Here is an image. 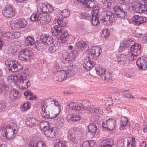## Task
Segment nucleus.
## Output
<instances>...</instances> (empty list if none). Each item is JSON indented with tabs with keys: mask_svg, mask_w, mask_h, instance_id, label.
Masks as SVG:
<instances>
[{
	"mask_svg": "<svg viewBox=\"0 0 147 147\" xmlns=\"http://www.w3.org/2000/svg\"><path fill=\"white\" fill-rule=\"evenodd\" d=\"M50 12L47 5H42L40 7L39 10L35 12L31 16L30 19L32 21H36L40 24H45L48 23L51 20V17L45 13Z\"/></svg>",
	"mask_w": 147,
	"mask_h": 147,
	"instance_id": "nucleus-1",
	"label": "nucleus"
},
{
	"mask_svg": "<svg viewBox=\"0 0 147 147\" xmlns=\"http://www.w3.org/2000/svg\"><path fill=\"white\" fill-rule=\"evenodd\" d=\"M17 87L20 90H25L31 85V83L24 73L12 77Z\"/></svg>",
	"mask_w": 147,
	"mask_h": 147,
	"instance_id": "nucleus-2",
	"label": "nucleus"
},
{
	"mask_svg": "<svg viewBox=\"0 0 147 147\" xmlns=\"http://www.w3.org/2000/svg\"><path fill=\"white\" fill-rule=\"evenodd\" d=\"M76 50H73L69 54H67L65 56V60L70 62L73 61L75 59V58L77 55L78 51L81 48L87 50L88 49L89 47L87 44L85 43L84 42H79L76 44Z\"/></svg>",
	"mask_w": 147,
	"mask_h": 147,
	"instance_id": "nucleus-3",
	"label": "nucleus"
},
{
	"mask_svg": "<svg viewBox=\"0 0 147 147\" xmlns=\"http://www.w3.org/2000/svg\"><path fill=\"white\" fill-rule=\"evenodd\" d=\"M141 50V45L139 44L132 45L130 47V51L129 53L128 58L131 61H133L140 55Z\"/></svg>",
	"mask_w": 147,
	"mask_h": 147,
	"instance_id": "nucleus-4",
	"label": "nucleus"
},
{
	"mask_svg": "<svg viewBox=\"0 0 147 147\" xmlns=\"http://www.w3.org/2000/svg\"><path fill=\"white\" fill-rule=\"evenodd\" d=\"M129 8L139 13L147 12V4H142L138 1H132L129 5Z\"/></svg>",
	"mask_w": 147,
	"mask_h": 147,
	"instance_id": "nucleus-5",
	"label": "nucleus"
},
{
	"mask_svg": "<svg viewBox=\"0 0 147 147\" xmlns=\"http://www.w3.org/2000/svg\"><path fill=\"white\" fill-rule=\"evenodd\" d=\"M102 125L107 131H112L114 129L116 126L115 120L112 118L109 119L103 122Z\"/></svg>",
	"mask_w": 147,
	"mask_h": 147,
	"instance_id": "nucleus-6",
	"label": "nucleus"
},
{
	"mask_svg": "<svg viewBox=\"0 0 147 147\" xmlns=\"http://www.w3.org/2000/svg\"><path fill=\"white\" fill-rule=\"evenodd\" d=\"M32 52L27 49L21 50L18 55L19 59L21 61H28L32 55Z\"/></svg>",
	"mask_w": 147,
	"mask_h": 147,
	"instance_id": "nucleus-7",
	"label": "nucleus"
},
{
	"mask_svg": "<svg viewBox=\"0 0 147 147\" xmlns=\"http://www.w3.org/2000/svg\"><path fill=\"white\" fill-rule=\"evenodd\" d=\"M17 131L15 129H13L11 127H7L6 131L3 132V135L8 139H13L16 134Z\"/></svg>",
	"mask_w": 147,
	"mask_h": 147,
	"instance_id": "nucleus-8",
	"label": "nucleus"
},
{
	"mask_svg": "<svg viewBox=\"0 0 147 147\" xmlns=\"http://www.w3.org/2000/svg\"><path fill=\"white\" fill-rule=\"evenodd\" d=\"M53 75L54 80L57 81L61 82L66 78V72L64 70L57 71Z\"/></svg>",
	"mask_w": 147,
	"mask_h": 147,
	"instance_id": "nucleus-9",
	"label": "nucleus"
},
{
	"mask_svg": "<svg viewBox=\"0 0 147 147\" xmlns=\"http://www.w3.org/2000/svg\"><path fill=\"white\" fill-rule=\"evenodd\" d=\"M136 65L139 68L142 70L147 69V58L141 57L139 58L136 61Z\"/></svg>",
	"mask_w": 147,
	"mask_h": 147,
	"instance_id": "nucleus-10",
	"label": "nucleus"
},
{
	"mask_svg": "<svg viewBox=\"0 0 147 147\" xmlns=\"http://www.w3.org/2000/svg\"><path fill=\"white\" fill-rule=\"evenodd\" d=\"M15 13L14 10L11 6L7 7L3 10V15L7 18H10L14 16Z\"/></svg>",
	"mask_w": 147,
	"mask_h": 147,
	"instance_id": "nucleus-11",
	"label": "nucleus"
},
{
	"mask_svg": "<svg viewBox=\"0 0 147 147\" xmlns=\"http://www.w3.org/2000/svg\"><path fill=\"white\" fill-rule=\"evenodd\" d=\"M80 133V129L78 127H75L70 129L69 131L68 135L71 139H76Z\"/></svg>",
	"mask_w": 147,
	"mask_h": 147,
	"instance_id": "nucleus-12",
	"label": "nucleus"
},
{
	"mask_svg": "<svg viewBox=\"0 0 147 147\" xmlns=\"http://www.w3.org/2000/svg\"><path fill=\"white\" fill-rule=\"evenodd\" d=\"M47 102V105L49 108L51 109H56L58 110L59 107L61 109V105L59 104L57 100H51L50 101L45 100Z\"/></svg>",
	"mask_w": 147,
	"mask_h": 147,
	"instance_id": "nucleus-13",
	"label": "nucleus"
},
{
	"mask_svg": "<svg viewBox=\"0 0 147 147\" xmlns=\"http://www.w3.org/2000/svg\"><path fill=\"white\" fill-rule=\"evenodd\" d=\"M133 24L135 25L138 26L146 22L147 21V18L143 16H139L138 15H135L133 17Z\"/></svg>",
	"mask_w": 147,
	"mask_h": 147,
	"instance_id": "nucleus-14",
	"label": "nucleus"
},
{
	"mask_svg": "<svg viewBox=\"0 0 147 147\" xmlns=\"http://www.w3.org/2000/svg\"><path fill=\"white\" fill-rule=\"evenodd\" d=\"M47 101H42L41 103V108L42 110V113L41 115L42 117L44 118L50 119V114L47 113V109H49L47 107Z\"/></svg>",
	"mask_w": 147,
	"mask_h": 147,
	"instance_id": "nucleus-15",
	"label": "nucleus"
},
{
	"mask_svg": "<svg viewBox=\"0 0 147 147\" xmlns=\"http://www.w3.org/2000/svg\"><path fill=\"white\" fill-rule=\"evenodd\" d=\"M73 142H65L61 141L59 140L54 144V147H76L77 144L74 143L73 145L71 143Z\"/></svg>",
	"mask_w": 147,
	"mask_h": 147,
	"instance_id": "nucleus-16",
	"label": "nucleus"
},
{
	"mask_svg": "<svg viewBox=\"0 0 147 147\" xmlns=\"http://www.w3.org/2000/svg\"><path fill=\"white\" fill-rule=\"evenodd\" d=\"M89 57H86L84 59V63L82 64V67L88 70H90L93 67L94 63L93 61L92 63Z\"/></svg>",
	"mask_w": 147,
	"mask_h": 147,
	"instance_id": "nucleus-17",
	"label": "nucleus"
},
{
	"mask_svg": "<svg viewBox=\"0 0 147 147\" xmlns=\"http://www.w3.org/2000/svg\"><path fill=\"white\" fill-rule=\"evenodd\" d=\"M93 12L91 16V20H92L91 22L94 26H97L99 24V20L98 18V13L99 11L98 10H93Z\"/></svg>",
	"mask_w": 147,
	"mask_h": 147,
	"instance_id": "nucleus-18",
	"label": "nucleus"
},
{
	"mask_svg": "<svg viewBox=\"0 0 147 147\" xmlns=\"http://www.w3.org/2000/svg\"><path fill=\"white\" fill-rule=\"evenodd\" d=\"M97 128L94 124L92 123L89 124L88 126L87 135H89L91 138L93 137L96 133Z\"/></svg>",
	"mask_w": 147,
	"mask_h": 147,
	"instance_id": "nucleus-19",
	"label": "nucleus"
},
{
	"mask_svg": "<svg viewBox=\"0 0 147 147\" xmlns=\"http://www.w3.org/2000/svg\"><path fill=\"white\" fill-rule=\"evenodd\" d=\"M51 32L53 35L58 36L62 33V28L60 26L55 25L51 28Z\"/></svg>",
	"mask_w": 147,
	"mask_h": 147,
	"instance_id": "nucleus-20",
	"label": "nucleus"
},
{
	"mask_svg": "<svg viewBox=\"0 0 147 147\" xmlns=\"http://www.w3.org/2000/svg\"><path fill=\"white\" fill-rule=\"evenodd\" d=\"M8 64H7V67L8 68L9 71H10L11 72H14L17 71V63H18L16 61H10L8 62Z\"/></svg>",
	"mask_w": 147,
	"mask_h": 147,
	"instance_id": "nucleus-21",
	"label": "nucleus"
},
{
	"mask_svg": "<svg viewBox=\"0 0 147 147\" xmlns=\"http://www.w3.org/2000/svg\"><path fill=\"white\" fill-rule=\"evenodd\" d=\"M14 24L16 27L22 28L26 26L27 22L24 19H19L15 21Z\"/></svg>",
	"mask_w": 147,
	"mask_h": 147,
	"instance_id": "nucleus-22",
	"label": "nucleus"
},
{
	"mask_svg": "<svg viewBox=\"0 0 147 147\" xmlns=\"http://www.w3.org/2000/svg\"><path fill=\"white\" fill-rule=\"evenodd\" d=\"M102 52V50L98 47H94L90 51V53L93 57H97Z\"/></svg>",
	"mask_w": 147,
	"mask_h": 147,
	"instance_id": "nucleus-23",
	"label": "nucleus"
},
{
	"mask_svg": "<svg viewBox=\"0 0 147 147\" xmlns=\"http://www.w3.org/2000/svg\"><path fill=\"white\" fill-rule=\"evenodd\" d=\"M113 144V140L110 138L105 139L101 143L102 147H112Z\"/></svg>",
	"mask_w": 147,
	"mask_h": 147,
	"instance_id": "nucleus-24",
	"label": "nucleus"
},
{
	"mask_svg": "<svg viewBox=\"0 0 147 147\" xmlns=\"http://www.w3.org/2000/svg\"><path fill=\"white\" fill-rule=\"evenodd\" d=\"M105 16L104 18L107 22H112L114 20V15L112 14L111 11L107 10L105 11Z\"/></svg>",
	"mask_w": 147,
	"mask_h": 147,
	"instance_id": "nucleus-25",
	"label": "nucleus"
},
{
	"mask_svg": "<svg viewBox=\"0 0 147 147\" xmlns=\"http://www.w3.org/2000/svg\"><path fill=\"white\" fill-rule=\"evenodd\" d=\"M38 121L36 120L35 118L33 117H29L26 121V123L28 126L32 127L37 125V124H38Z\"/></svg>",
	"mask_w": 147,
	"mask_h": 147,
	"instance_id": "nucleus-26",
	"label": "nucleus"
},
{
	"mask_svg": "<svg viewBox=\"0 0 147 147\" xmlns=\"http://www.w3.org/2000/svg\"><path fill=\"white\" fill-rule=\"evenodd\" d=\"M35 47L38 50L42 51L47 48V46L43 42H37L34 44Z\"/></svg>",
	"mask_w": 147,
	"mask_h": 147,
	"instance_id": "nucleus-27",
	"label": "nucleus"
},
{
	"mask_svg": "<svg viewBox=\"0 0 147 147\" xmlns=\"http://www.w3.org/2000/svg\"><path fill=\"white\" fill-rule=\"evenodd\" d=\"M53 128H52L50 129H46L43 131V134L46 136L50 138H53L55 136V132L53 130Z\"/></svg>",
	"mask_w": 147,
	"mask_h": 147,
	"instance_id": "nucleus-28",
	"label": "nucleus"
},
{
	"mask_svg": "<svg viewBox=\"0 0 147 147\" xmlns=\"http://www.w3.org/2000/svg\"><path fill=\"white\" fill-rule=\"evenodd\" d=\"M19 93V91L18 90L16 89H13L10 92L9 98L11 100H15L17 99V96Z\"/></svg>",
	"mask_w": 147,
	"mask_h": 147,
	"instance_id": "nucleus-29",
	"label": "nucleus"
},
{
	"mask_svg": "<svg viewBox=\"0 0 147 147\" xmlns=\"http://www.w3.org/2000/svg\"><path fill=\"white\" fill-rule=\"evenodd\" d=\"M117 62L122 65L125 64L127 60L126 56L123 54L119 55L117 57Z\"/></svg>",
	"mask_w": 147,
	"mask_h": 147,
	"instance_id": "nucleus-30",
	"label": "nucleus"
},
{
	"mask_svg": "<svg viewBox=\"0 0 147 147\" xmlns=\"http://www.w3.org/2000/svg\"><path fill=\"white\" fill-rule=\"evenodd\" d=\"M115 17L121 19H124L127 17V11L121 12L115 11Z\"/></svg>",
	"mask_w": 147,
	"mask_h": 147,
	"instance_id": "nucleus-31",
	"label": "nucleus"
},
{
	"mask_svg": "<svg viewBox=\"0 0 147 147\" xmlns=\"http://www.w3.org/2000/svg\"><path fill=\"white\" fill-rule=\"evenodd\" d=\"M115 17L121 19H124L127 17V11L121 12L115 11Z\"/></svg>",
	"mask_w": 147,
	"mask_h": 147,
	"instance_id": "nucleus-32",
	"label": "nucleus"
},
{
	"mask_svg": "<svg viewBox=\"0 0 147 147\" xmlns=\"http://www.w3.org/2000/svg\"><path fill=\"white\" fill-rule=\"evenodd\" d=\"M40 129L43 131L45 129L49 128V123L46 121H41L40 123Z\"/></svg>",
	"mask_w": 147,
	"mask_h": 147,
	"instance_id": "nucleus-33",
	"label": "nucleus"
},
{
	"mask_svg": "<svg viewBox=\"0 0 147 147\" xmlns=\"http://www.w3.org/2000/svg\"><path fill=\"white\" fill-rule=\"evenodd\" d=\"M111 76L112 75L111 73L107 70L105 71V73H104L103 76L101 78L106 81V82H108L110 80H111Z\"/></svg>",
	"mask_w": 147,
	"mask_h": 147,
	"instance_id": "nucleus-34",
	"label": "nucleus"
},
{
	"mask_svg": "<svg viewBox=\"0 0 147 147\" xmlns=\"http://www.w3.org/2000/svg\"><path fill=\"white\" fill-rule=\"evenodd\" d=\"M61 35L60 36V40L61 42L62 43H65L67 41L68 36V34L67 32H63L62 33Z\"/></svg>",
	"mask_w": 147,
	"mask_h": 147,
	"instance_id": "nucleus-35",
	"label": "nucleus"
},
{
	"mask_svg": "<svg viewBox=\"0 0 147 147\" xmlns=\"http://www.w3.org/2000/svg\"><path fill=\"white\" fill-rule=\"evenodd\" d=\"M127 5L121 4L116 6V9L115 11H119L121 12L127 11Z\"/></svg>",
	"mask_w": 147,
	"mask_h": 147,
	"instance_id": "nucleus-36",
	"label": "nucleus"
},
{
	"mask_svg": "<svg viewBox=\"0 0 147 147\" xmlns=\"http://www.w3.org/2000/svg\"><path fill=\"white\" fill-rule=\"evenodd\" d=\"M25 45L26 46H31L34 43V39L31 37L28 36L25 38Z\"/></svg>",
	"mask_w": 147,
	"mask_h": 147,
	"instance_id": "nucleus-37",
	"label": "nucleus"
},
{
	"mask_svg": "<svg viewBox=\"0 0 147 147\" xmlns=\"http://www.w3.org/2000/svg\"><path fill=\"white\" fill-rule=\"evenodd\" d=\"M94 145V143L93 141H85L81 144V147H92Z\"/></svg>",
	"mask_w": 147,
	"mask_h": 147,
	"instance_id": "nucleus-38",
	"label": "nucleus"
},
{
	"mask_svg": "<svg viewBox=\"0 0 147 147\" xmlns=\"http://www.w3.org/2000/svg\"><path fill=\"white\" fill-rule=\"evenodd\" d=\"M75 67H71L70 66L67 71H65L66 72V77L67 76L68 77H69V76H71L75 74V71L73 70L74 68V69Z\"/></svg>",
	"mask_w": 147,
	"mask_h": 147,
	"instance_id": "nucleus-39",
	"label": "nucleus"
},
{
	"mask_svg": "<svg viewBox=\"0 0 147 147\" xmlns=\"http://www.w3.org/2000/svg\"><path fill=\"white\" fill-rule=\"evenodd\" d=\"M70 106L71 107V109L72 110L74 111H78L81 110V109L80 106L74 103H71Z\"/></svg>",
	"mask_w": 147,
	"mask_h": 147,
	"instance_id": "nucleus-40",
	"label": "nucleus"
},
{
	"mask_svg": "<svg viewBox=\"0 0 147 147\" xmlns=\"http://www.w3.org/2000/svg\"><path fill=\"white\" fill-rule=\"evenodd\" d=\"M58 110L57 111H53L50 114V119H53L58 117L61 111L59 107Z\"/></svg>",
	"mask_w": 147,
	"mask_h": 147,
	"instance_id": "nucleus-41",
	"label": "nucleus"
},
{
	"mask_svg": "<svg viewBox=\"0 0 147 147\" xmlns=\"http://www.w3.org/2000/svg\"><path fill=\"white\" fill-rule=\"evenodd\" d=\"M0 88L2 94H4L5 95L8 92V88L7 86L3 84L1 85Z\"/></svg>",
	"mask_w": 147,
	"mask_h": 147,
	"instance_id": "nucleus-42",
	"label": "nucleus"
},
{
	"mask_svg": "<svg viewBox=\"0 0 147 147\" xmlns=\"http://www.w3.org/2000/svg\"><path fill=\"white\" fill-rule=\"evenodd\" d=\"M96 74L100 76L102 78L103 76L104 73L105 72L106 70H105V69L101 67H98L96 69Z\"/></svg>",
	"mask_w": 147,
	"mask_h": 147,
	"instance_id": "nucleus-43",
	"label": "nucleus"
},
{
	"mask_svg": "<svg viewBox=\"0 0 147 147\" xmlns=\"http://www.w3.org/2000/svg\"><path fill=\"white\" fill-rule=\"evenodd\" d=\"M92 13L89 14L88 13H83L81 14V17L83 19L88 20H90L91 19V16L92 15Z\"/></svg>",
	"mask_w": 147,
	"mask_h": 147,
	"instance_id": "nucleus-44",
	"label": "nucleus"
},
{
	"mask_svg": "<svg viewBox=\"0 0 147 147\" xmlns=\"http://www.w3.org/2000/svg\"><path fill=\"white\" fill-rule=\"evenodd\" d=\"M46 40L44 42L47 46L48 45H51V44H52L54 41V40H53V38L51 36H49V35L48 36H47Z\"/></svg>",
	"mask_w": 147,
	"mask_h": 147,
	"instance_id": "nucleus-45",
	"label": "nucleus"
},
{
	"mask_svg": "<svg viewBox=\"0 0 147 147\" xmlns=\"http://www.w3.org/2000/svg\"><path fill=\"white\" fill-rule=\"evenodd\" d=\"M108 0H105L106 1L104 3V5L107 8L110 9L113 7L114 3L111 1L109 0L108 1Z\"/></svg>",
	"mask_w": 147,
	"mask_h": 147,
	"instance_id": "nucleus-46",
	"label": "nucleus"
},
{
	"mask_svg": "<svg viewBox=\"0 0 147 147\" xmlns=\"http://www.w3.org/2000/svg\"><path fill=\"white\" fill-rule=\"evenodd\" d=\"M55 22H56L57 24L61 26V27H64L66 25V23L65 21H63L62 19H59L55 20Z\"/></svg>",
	"mask_w": 147,
	"mask_h": 147,
	"instance_id": "nucleus-47",
	"label": "nucleus"
},
{
	"mask_svg": "<svg viewBox=\"0 0 147 147\" xmlns=\"http://www.w3.org/2000/svg\"><path fill=\"white\" fill-rule=\"evenodd\" d=\"M70 14V11L67 9H64L61 12V15L64 18L69 16Z\"/></svg>",
	"mask_w": 147,
	"mask_h": 147,
	"instance_id": "nucleus-48",
	"label": "nucleus"
},
{
	"mask_svg": "<svg viewBox=\"0 0 147 147\" xmlns=\"http://www.w3.org/2000/svg\"><path fill=\"white\" fill-rule=\"evenodd\" d=\"M88 104H89V103L87 102H84L82 103L80 105L81 110H86L88 109L89 107Z\"/></svg>",
	"mask_w": 147,
	"mask_h": 147,
	"instance_id": "nucleus-49",
	"label": "nucleus"
},
{
	"mask_svg": "<svg viewBox=\"0 0 147 147\" xmlns=\"http://www.w3.org/2000/svg\"><path fill=\"white\" fill-rule=\"evenodd\" d=\"M135 139L134 138H131L130 140V142L128 140H127V147H134L135 146Z\"/></svg>",
	"mask_w": 147,
	"mask_h": 147,
	"instance_id": "nucleus-50",
	"label": "nucleus"
},
{
	"mask_svg": "<svg viewBox=\"0 0 147 147\" xmlns=\"http://www.w3.org/2000/svg\"><path fill=\"white\" fill-rule=\"evenodd\" d=\"M123 93L125 97L129 98H132L134 99V97L129 93L128 90H124Z\"/></svg>",
	"mask_w": 147,
	"mask_h": 147,
	"instance_id": "nucleus-51",
	"label": "nucleus"
},
{
	"mask_svg": "<svg viewBox=\"0 0 147 147\" xmlns=\"http://www.w3.org/2000/svg\"><path fill=\"white\" fill-rule=\"evenodd\" d=\"M30 104L27 102L24 103L22 106V110L23 111H26L30 108Z\"/></svg>",
	"mask_w": 147,
	"mask_h": 147,
	"instance_id": "nucleus-52",
	"label": "nucleus"
},
{
	"mask_svg": "<svg viewBox=\"0 0 147 147\" xmlns=\"http://www.w3.org/2000/svg\"><path fill=\"white\" fill-rule=\"evenodd\" d=\"M34 143V147H46L44 142L38 141Z\"/></svg>",
	"mask_w": 147,
	"mask_h": 147,
	"instance_id": "nucleus-53",
	"label": "nucleus"
},
{
	"mask_svg": "<svg viewBox=\"0 0 147 147\" xmlns=\"http://www.w3.org/2000/svg\"><path fill=\"white\" fill-rule=\"evenodd\" d=\"M89 111L92 114H96L98 112L99 109L98 107L95 108L93 107L90 109Z\"/></svg>",
	"mask_w": 147,
	"mask_h": 147,
	"instance_id": "nucleus-54",
	"label": "nucleus"
},
{
	"mask_svg": "<svg viewBox=\"0 0 147 147\" xmlns=\"http://www.w3.org/2000/svg\"><path fill=\"white\" fill-rule=\"evenodd\" d=\"M19 50V49L18 48L13 47H12V49L11 50V52L13 55H16L18 53Z\"/></svg>",
	"mask_w": 147,
	"mask_h": 147,
	"instance_id": "nucleus-55",
	"label": "nucleus"
},
{
	"mask_svg": "<svg viewBox=\"0 0 147 147\" xmlns=\"http://www.w3.org/2000/svg\"><path fill=\"white\" fill-rule=\"evenodd\" d=\"M21 34L19 32H15L12 33L11 38H16L20 37Z\"/></svg>",
	"mask_w": 147,
	"mask_h": 147,
	"instance_id": "nucleus-56",
	"label": "nucleus"
},
{
	"mask_svg": "<svg viewBox=\"0 0 147 147\" xmlns=\"http://www.w3.org/2000/svg\"><path fill=\"white\" fill-rule=\"evenodd\" d=\"M12 34H11L9 32H7L4 33L3 34V38H7V39H9L11 38Z\"/></svg>",
	"mask_w": 147,
	"mask_h": 147,
	"instance_id": "nucleus-57",
	"label": "nucleus"
},
{
	"mask_svg": "<svg viewBox=\"0 0 147 147\" xmlns=\"http://www.w3.org/2000/svg\"><path fill=\"white\" fill-rule=\"evenodd\" d=\"M48 35L45 33H42L40 35V39L41 40L42 42H45L47 39Z\"/></svg>",
	"mask_w": 147,
	"mask_h": 147,
	"instance_id": "nucleus-58",
	"label": "nucleus"
},
{
	"mask_svg": "<svg viewBox=\"0 0 147 147\" xmlns=\"http://www.w3.org/2000/svg\"><path fill=\"white\" fill-rule=\"evenodd\" d=\"M81 118V117L78 115H73L72 121L73 122L80 120Z\"/></svg>",
	"mask_w": 147,
	"mask_h": 147,
	"instance_id": "nucleus-59",
	"label": "nucleus"
},
{
	"mask_svg": "<svg viewBox=\"0 0 147 147\" xmlns=\"http://www.w3.org/2000/svg\"><path fill=\"white\" fill-rule=\"evenodd\" d=\"M126 47H126V44H125L124 41L120 44V45L119 48V51H122L123 50L125 49Z\"/></svg>",
	"mask_w": 147,
	"mask_h": 147,
	"instance_id": "nucleus-60",
	"label": "nucleus"
},
{
	"mask_svg": "<svg viewBox=\"0 0 147 147\" xmlns=\"http://www.w3.org/2000/svg\"><path fill=\"white\" fill-rule=\"evenodd\" d=\"M128 119L127 118H124L121 121V126H126L127 123Z\"/></svg>",
	"mask_w": 147,
	"mask_h": 147,
	"instance_id": "nucleus-61",
	"label": "nucleus"
},
{
	"mask_svg": "<svg viewBox=\"0 0 147 147\" xmlns=\"http://www.w3.org/2000/svg\"><path fill=\"white\" fill-rule=\"evenodd\" d=\"M125 141H124L123 140H119L117 142V147H122L125 144Z\"/></svg>",
	"mask_w": 147,
	"mask_h": 147,
	"instance_id": "nucleus-62",
	"label": "nucleus"
},
{
	"mask_svg": "<svg viewBox=\"0 0 147 147\" xmlns=\"http://www.w3.org/2000/svg\"><path fill=\"white\" fill-rule=\"evenodd\" d=\"M6 105V104L5 103L0 102V112L5 110Z\"/></svg>",
	"mask_w": 147,
	"mask_h": 147,
	"instance_id": "nucleus-63",
	"label": "nucleus"
},
{
	"mask_svg": "<svg viewBox=\"0 0 147 147\" xmlns=\"http://www.w3.org/2000/svg\"><path fill=\"white\" fill-rule=\"evenodd\" d=\"M105 103L106 105H109V106L111 105L112 104V101L111 98H107L105 100Z\"/></svg>",
	"mask_w": 147,
	"mask_h": 147,
	"instance_id": "nucleus-64",
	"label": "nucleus"
}]
</instances>
